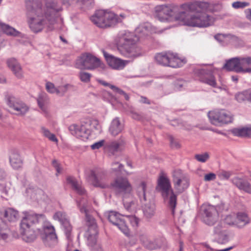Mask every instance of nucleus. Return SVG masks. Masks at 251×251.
Masks as SVG:
<instances>
[{"instance_id":"nucleus-1","label":"nucleus","mask_w":251,"mask_h":251,"mask_svg":"<svg viewBox=\"0 0 251 251\" xmlns=\"http://www.w3.org/2000/svg\"><path fill=\"white\" fill-rule=\"evenodd\" d=\"M27 22L31 30L34 33L41 32L47 22L48 30L54 29L53 25L55 23V18L58 12L62 10V7L56 1H48L44 6L42 0H26Z\"/></svg>"},{"instance_id":"nucleus-2","label":"nucleus","mask_w":251,"mask_h":251,"mask_svg":"<svg viewBox=\"0 0 251 251\" xmlns=\"http://www.w3.org/2000/svg\"><path fill=\"white\" fill-rule=\"evenodd\" d=\"M183 9L196 13L189 18L181 20L185 25L191 26L206 27L210 25L209 16L202 11L207 9L208 3L204 2H195L182 5ZM186 16V14H185Z\"/></svg>"},{"instance_id":"nucleus-3","label":"nucleus","mask_w":251,"mask_h":251,"mask_svg":"<svg viewBox=\"0 0 251 251\" xmlns=\"http://www.w3.org/2000/svg\"><path fill=\"white\" fill-rule=\"evenodd\" d=\"M139 38L130 32L120 35L117 41L118 49L122 54L128 58H135L142 55L141 48L138 45Z\"/></svg>"},{"instance_id":"nucleus-4","label":"nucleus","mask_w":251,"mask_h":251,"mask_svg":"<svg viewBox=\"0 0 251 251\" xmlns=\"http://www.w3.org/2000/svg\"><path fill=\"white\" fill-rule=\"evenodd\" d=\"M111 186L115 192L123 197V203L128 211L136 205V201L134 200L131 193L132 187L126 177L118 176L114 179Z\"/></svg>"},{"instance_id":"nucleus-5","label":"nucleus","mask_w":251,"mask_h":251,"mask_svg":"<svg viewBox=\"0 0 251 251\" xmlns=\"http://www.w3.org/2000/svg\"><path fill=\"white\" fill-rule=\"evenodd\" d=\"M156 189L161 193L165 200H169V206L171 209L172 214L174 215L176 204L177 197L172 189L169 178L163 175L160 176L157 180V185Z\"/></svg>"},{"instance_id":"nucleus-6","label":"nucleus","mask_w":251,"mask_h":251,"mask_svg":"<svg viewBox=\"0 0 251 251\" xmlns=\"http://www.w3.org/2000/svg\"><path fill=\"white\" fill-rule=\"evenodd\" d=\"M185 12L179 11L177 6L167 5H158L154 7V17L161 22L169 20L172 18L176 21L184 20Z\"/></svg>"},{"instance_id":"nucleus-7","label":"nucleus","mask_w":251,"mask_h":251,"mask_svg":"<svg viewBox=\"0 0 251 251\" xmlns=\"http://www.w3.org/2000/svg\"><path fill=\"white\" fill-rule=\"evenodd\" d=\"M90 19L94 24L100 28L111 27L119 22L114 13L103 10L96 11Z\"/></svg>"},{"instance_id":"nucleus-8","label":"nucleus","mask_w":251,"mask_h":251,"mask_svg":"<svg viewBox=\"0 0 251 251\" xmlns=\"http://www.w3.org/2000/svg\"><path fill=\"white\" fill-rule=\"evenodd\" d=\"M100 59L89 53L81 54L77 57L75 63V67L80 70H94L100 66Z\"/></svg>"},{"instance_id":"nucleus-9","label":"nucleus","mask_w":251,"mask_h":251,"mask_svg":"<svg viewBox=\"0 0 251 251\" xmlns=\"http://www.w3.org/2000/svg\"><path fill=\"white\" fill-rule=\"evenodd\" d=\"M40 236L46 246L53 247L58 244V238L54 227L49 222H44L42 230L40 231Z\"/></svg>"},{"instance_id":"nucleus-10","label":"nucleus","mask_w":251,"mask_h":251,"mask_svg":"<svg viewBox=\"0 0 251 251\" xmlns=\"http://www.w3.org/2000/svg\"><path fill=\"white\" fill-rule=\"evenodd\" d=\"M208 116L211 123L218 126L227 124L233 121V115L231 113L225 109L214 110L209 111Z\"/></svg>"},{"instance_id":"nucleus-11","label":"nucleus","mask_w":251,"mask_h":251,"mask_svg":"<svg viewBox=\"0 0 251 251\" xmlns=\"http://www.w3.org/2000/svg\"><path fill=\"white\" fill-rule=\"evenodd\" d=\"M174 188L178 193H181L189 186V178L181 170L175 169L172 172Z\"/></svg>"},{"instance_id":"nucleus-12","label":"nucleus","mask_w":251,"mask_h":251,"mask_svg":"<svg viewBox=\"0 0 251 251\" xmlns=\"http://www.w3.org/2000/svg\"><path fill=\"white\" fill-rule=\"evenodd\" d=\"M154 58L158 64L163 66H169L173 68L180 67V59L172 53H159L156 54Z\"/></svg>"},{"instance_id":"nucleus-13","label":"nucleus","mask_w":251,"mask_h":251,"mask_svg":"<svg viewBox=\"0 0 251 251\" xmlns=\"http://www.w3.org/2000/svg\"><path fill=\"white\" fill-rule=\"evenodd\" d=\"M107 218L112 224L117 226L125 234L127 235L129 234V229L123 215L114 211H110Z\"/></svg>"},{"instance_id":"nucleus-14","label":"nucleus","mask_w":251,"mask_h":251,"mask_svg":"<svg viewBox=\"0 0 251 251\" xmlns=\"http://www.w3.org/2000/svg\"><path fill=\"white\" fill-rule=\"evenodd\" d=\"M204 222L209 225L213 226L218 220L219 214L217 208L211 205H205L202 207Z\"/></svg>"},{"instance_id":"nucleus-15","label":"nucleus","mask_w":251,"mask_h":251,"mask_svg":"<svg viewBox=\"0 0 251 251\" xmlns=\"http://www.w3.org/2000/svg\"><path fill=\"white\" fill-rule=\"evenodd\" d=\"M77 205L79 207L80 212L85 214V219L87 225L89 227L88 231L89 233H92L93 234H98V226L96 220L93 217L88 214L86 209L87 205L84 200H82L77 202Z\"/></svg>"},{"instance_id":"nucleus-16","label":"nucleus","mask_w":251,"mask_h":251,"mask_svg":"<svg viewBox=\"0 0 251 251\" xmlns=\"http://www.w3.org/2000/svg\"><path fill=\"white\" fill-rule=\"evenodd\" d=\"M223 69L237 73H251V68L244 69L241 66L240 57H234L226 60Z\"/></svg>"},{"instance_id":"nucleus-17","label":"nucleus","mask_w":251,"mask_h":251,"mask_svg":"<svg viewBox=\"0 0 251 251\" xmlns=\"http://www.w3.org/2000/svg\"><path fill=\"white\" fill-rule=\"evenodd\" d=\"M7 103L18 115H24L28 110V107L22 101L12 96L7 98Z\"/></svg>"},{"instance_id":"nucleus-18","label":"nucleus","mask_w":251,"mask_h":251,"mask_svg":"<svg viewBox=\"0 0 251 251\" xmlns=\"http://www.w3.org/2000/svg\"><path fill=\"white\" fill-rule=\"evenodd\" d=\"M90 177L93 180V183L95 186L101 188L108 187L109 185L106 182L107 177L104 172L101 170H92L90 173Z\"/></svg>"},{"instance_id":"nucleus-19","label":"nucleus","mask_w":251,"mask_h":251,"mask_svg":"<svg viewBox=\"0 0 251 251\" xmlns=\"http://www.w3.org/2000/svg\"><path fill=\"white\" fill-rule=\"evenodd\" d=\"M195 73L199 77L200 81L207 84L213 87H217L215 77L211 71L204 69H196Z\"/></svg>"},{"instance_id":"nucleus-20","label":"nucleus","mask_w":251,"mask_h":251,"mask_svg":"<svg viewBox=\"0 0 251 251\" xmlns=\"http://www.w3.org/2000/svg\"><path fill=\"white\" fill-rule=\"evenodd\" d=\"M44 219V216L42 214H26L21 220L20 227H23V228L24 227L34 228L35 225L41 220Z\"/></svg>"},{"instance_id":"nucleus-21","label":"nucleus","mask_w":251,"mask_h":251,"mask_svg":"<svg viewBox=\"0 0 251 251\" xmlns=\"http://www.w3.org/2000/svg\"><path fill=\"white\" fill-rule=\"evenodd\" d=\"M103 53L107 63L113 69L121 70L126 66V61L109 54L105 51H103Z\"/></svg>"},{"instance_id":"nucleus-22","label":"nucleus","mask_w":251,"mask_h":251,"mask_svg":"<svg viewBox=\"0 0 251 251\" xmlns=\"http://www.w3.org/2000/svg\"><path fill=\"white\" fill-rule=\"evenodd\" d=\"M69 130L73 135L77 138H82V140L88 139L90 134V130L84 125H73L70 126Z\"/></svg>"},{"instance_id":"nucleus-23","label":"nucleus","mask_w":251,"mask_h":251,"mask_svg":"<svg viewBox=\"0 0 251 251\" xmlns=\"http://www.w3.org/2000/svg\"><path fill=\"white\" fill-rule=\"evenodd\" d=\"M6 63L9 69L14 75L18 79L24 77V73L22 68L18 61L14 58L8 59Z\"/></svg>"},{"instance_id":"nucleus-24","label":"nucleus","mask_w":251,"mask_h":251,"mask_svg":"<svg viewBox=\"0 0 251 251\" xmlns=\"http://www.w3.org/2000/svg\"><path fill=\"white\" fill-rule=\"evenodd\" d=\"M231 181L239 190L251 194V185L248 180L239 177H234Z\"/></svg>"},{"instance_id":"nucleus-25","label":"nucleus","mask_w":251,"mask_h":251,"mask_svg":"<svg viewBox=\"0 0 251 251\" xmlns=\"http://www.w3.org/2000/svg\"><path fill=\"white\" fill-rule=\"evenodd\" d=\"M20 232L23 240L26 242H33L37 238V233L34 228L20 227Z\"/></svg>"},{"instance_id":"nucleus-26","label":"nucleus","mask_w":251,"mask_h":251,"mask_svg":"<svg viewBox=\"0 0 251 251\" xmlns=\"http://www.w3.org/2000/svg\"><path fill=\"white\" fill-rule=\"evenodd\" d=\"M9 161L11 166L14 169H19L23 164V161L17 150L12 149L10 151Z\"/></svg>"},{"instance_id":"nucleus-27","label":"nucleus","mask_w":251,"mask_h":251,"mask_svg":"<svg viewBox=\"0 0 251 251\" xmlns=\"http://www.w3.org/2000/svg\"><path fill=\"white\" fill-rule=\"evenodd\" d=\"M124 129V126L121 123L118 118L114 119L110 125L109 131L110 134L114 136L121 133Z\"/></svg>"},{"instance_id":"nucleus-28","label":"nucleus","mask_w":251,"mask_h":251,"mask_svg":"<svg viewBox=\"0 0 251 251\" xmlns=\"http://www.w3.org/2000/svg\"><path fill=\"white\" fill-rule=\"evenodd\" d=\"M67 182L71 185L72 189L79 195H84L85 194V190L78 183L74 177L71 176L68 177L67 178Z\"/></svg>"},{"instance_id":"nucleus-29","label":"nucleus","mask_w":251,"mask_h":251,"mask_svg":"<svg viewBox=\"0 0 251 251\" xmlns=\"http://www.w3.org/2000/svg\"><path fill=\"white\" fill-rule=\"evenodd\" d=\"M0 31L4 32L7 35L15 37L19 36L20 34V32L14 28L1 22H0Z\"/></svg>"},{"instance_id":"nucleus-30","label":"nucleus","mask_w":251,"mask_h":251,"mask_svg":"<svg viewBox=\"0 0 251 251\" xmlns=\"http://www.w3.org/2000/svg\"><path fill=\"white\" fill-rule=\"evenodd\" d=\"M10 233V229L0 218V240L5 241L8 238Z\"/></svg>"},{"instance_id":"nucleus-31","label":"nucleus","mask_w":251,"mask_h":251,"mask_svg":"<svg viewBox=\"0 0 251 251\" xmlns=\"http://www.w3.org/2000/svg\"><path fill=\"white\" fill-rule=\"evenodd\" d=\"M3 216L8 221L14 222L18 218V212L13 208H9L4 211Z\"/></svg>"},{"instance_id":"nucleus-32","label":"nucleus","mask_w":251,"mask_h":251,"mask_svg":"<svg viewBox=\"0 0 251 251\" xmlns=\"http://www.w3.org/2000/svg\"><path fill=\"white\" fill-rule=\"evenodd\" d=\"M235 226L241 227L246 225L249 222V219L246 214L240 212L235 216Z\"/></svg>"},{"instance_id":"nucleus-33","label":"nucleus","mask_w":251,"mask_h":251,"mask_svg":"<svg viewBox=\"0 0 251 251\" xmlns=\"http://www.w3.org/2000/svg\"><path fill=\"white\" fill-rule=\"evenodd\" d=\"M139 239L143 245L147 249L149 250H155L154 240H150L147 235L141 234L139 236Z\"/></svg>"},{"instance_id":"nucleus-34","label":"nucleus","mask_w":251,"mask_h":251,"mask_svg":"<svg viewBox=\"0 0 251 251\" xmlns=\"http://www.w3.org/2000/svg\"><path fill=\"white\" fill-rule=\"evenodd\" d=\"M125 144V141L123 139L120 138L117 141L109 143L108 148L111 151L116 152L122 150Z\"/></svg>"},{"instance_id":"nucleus-35","label":"nucleus","mask_w":251,"mask_h":251,"mask_svg":"<svg viewBox=\"0 0 251 251\" xmlns=\"http://www.w3.org/2000/svg\"><path fill=\"white\" fill-rule=\"evenodd\" d=\"M146 191V183L144 181L142 182L137 188V196L142 202L147 201Z\"/></svg>"},{"instance_id":"nucleus-36","label":"nucleus","mask_w":251,"mask_h":251,"mask_svg":"<svg viewBox=\"0 0 251 251\" xmlns=\"http://www.w3.org/2000/svg\"><path fill=\"white\" fill-rule=\"evenodd\" d=\"M231 132L234 136L248 138V127L234 128L231 129Z\"/></svg>"},{"instance_id":"nucleus-37","label":"nucleus","mask_w":251,"mask_h":251,"mask_svg":"<svg viewBox=\"0 0 251 251\" xmlns=\"http://www.w3.org/2000/svg\"><path fill=\"white\" fill-rule=\"evenodd\" d=\"M155 205L153 203H148L146 204L143 207V212L144 215L147 218H151L155 213Z\"/></svg>"},{"instance_id":"nucleus-38","label":"nucleus","mask_w":251,"mask_h":251,"mask_svg":"<svg viewBox=\"0 0 251 251\" xmlns=\"http://www.w3.org/2000/svg\"><path fill=\"white\" fill-rule=\"evenodd\" d=\"M216 241L219 244H225L229 241V233L227 231L217 234Z\"/></svg>"},{"instance_id":"nucleus-39","label":"nucleus","mask_w":251,"mask_h":251,"mask_svg":"<svg viewBox=\"0 0 251 251\" xmlns=\"http://www.w3.org/2000/svg\"><path fill=\"white\" fill-rule=\"evenodd\" d=\"M227 39L231 44L236 47L243 46L245 44L242 39L234 35L228 34Z\"/></svg>"},{"instance_id":"nucleus-40","label":"nucleus","mask_w":251,"mask_h":251,"mask_svg":"<svg viewBox=\"0 0 251 251\" xmlns=\"http://www.w3.org/2000/svg\"><path fill=\"white\" fill-rule=\"evenodd\" d=\"M250 96V89L239 92L236 94L235 99L239 102H242L245 100L249 101Z\"/></svg>"},{"instance_id":"nucleus-41","label":"nucleus","mask_w":251,"mask_h":251,"mask_svg":"<svg viewBox=\"0 0 251 251\" xmlns=\"http://www.w3.org/2000/svg\"><path fill=\"white\" fill-rule=\"evenodd\" d=\"M61 224L64 228V230L67 237L68 238L70 235L72 230V226L70 223L69 220L67 219L66 221Z\"/></svg>"},{"instance_id":"nucleus-42","label":"nucleus","mask_w":251,"mask_h":251,"mask_svg":"<svg viewBox=\"0 0 251 251\" xmlns=\"http://www.w3.org/2000/svg\"><path fill=\"white\" fill-rule=\"evenodd\" d=\"M53 219L55 220H58L60 223H62L64 221H66L68 218L65 213L61 211H58L54 214Z\"/></svg>"},{"instance_id":"nucleus-43","label":"nucleus","mask_w":251,"mask_h":251,"mask_svg":"<svg viewBox=\"0 0 251 251\" xmlns=\"http://www.w3.org/2000/svg\"><path fill=\"white\" fill-rule=\"evenodd\" d=\"M155 249L164 247L166 245V240L165 238L160 237L154 240Z\"/></svg>"},{"instance_id":"nucleus-44","label":"nucleus","mask_w":251,"mask_h":251,"mask_svg":"<svg viewBox=\"0 0 251 251\" xmlns=\"http://www.w3.org/2000/svg\"><path fill=\"white\" fill-rule=\"evenodd\" d=\"M42 130L43 133L44 134V135L45 137H46L50 140L52 142H57L58 140L54 134L50 133V131L48 129H46L44 127H43L42 128Z\"/></svg>"},{"instance_id":"nucleus-45","label":"nucleus","mask_w":251,"mask_h":251,"mask_svg":"<svg viewBox=\"0 0 251 251\" xmlns=\"http://www.w3.org/2000/svg\"><path fill=\"white\" fill-rule=\"evenodd\" d=\"M240 65L244 69H248V66H251V57H240Z\"/></svg>"},{"instance_id":"nucleus-46","label":"nucleus","mask_w":251,"mask_h":251,"mask_svg":"<svg viewBox=\"0 0 251 251\" xmlns=\"http://www.w3.org/2000/svg\"><path fill=\"white\" fill-rule=\"evenodd\" d=\"M224 224L228 225H235L236 223L235 215H229L226 216L223 220Z\"/></svg>"},{"instance_id":"nucleus-47","label":"nucleus","mask_w":251,"mask_h":251,"mask_svg":"<svg viewBox=\"0 0 251 251\" xmlns=\"http://www.w3.org/2000/svg\"><path fill=\"white\" fill-rule=\"evenodd\" d=\"M0 191L1 192V198L6 200H8L9 197L8 190L5 183H0Z\"/></svg>"},{"instance_id":"nucleus-48","label":"nucleus","mask_w":251,"mask_h":251,"mask_svg":"<svg viewBox=\"0 0 251 251\" xmlns=\"http://www.w3.org/2000/svg\"><path fill=\"white\" fill-rule=\"evenodd\" d=\"M91 75L90 73L81 71L79 74V77L81 81L87 83L90 81Z\"/></svg>"},{"instance_id":"nucleus-49","label":"nucleus","mask_w":251,"mask_h":251,"mask_svg":"<svg viewBox=\"0 0 251 251\" xmlns=\"http://www.w3.org/2000/svg\"><path fill=\"white\" fill-rule=\"evenodd\" d=\"M169 140L170 141V146L173 149H178L181 147V145L179 142L175 139L173 136L169 135L168 136Z\"/></svg>"},{"instance_id":"nucleus-50","label":"nucleus","mask_w":251,"mask_h":251,"mask_svg":"<svg viewBox=\"0 0 251 251\" xmlns=\"http://www.w3.org/2000/svg\"><path fill=\"white\" fill-rule=\"evenodd\" d=\"M195 158L198 161L201 162H205L209 158V154L205 152L203 154H197L195 156Z\"/></svg>"},{"instance_id":"nucleus-51","label":"nucleus","mask_w":251,"mask_h":251,"mask_svg":"<svg viewBox=\"0 0 251 251\" xmlns=\"http://www.w3.org/2000/svg\"><path fill=\"white\" fill-rule=\"evenodd\" d=\"M98 234H93L90 233L88 238V245L91 247H93L97 243V236Z\"/></svg>"},{"instance_id":"nucleus-52","label":"nucleus","mask_w":251,"mask_h":251,"mask_svg":"<svg viewBox=\"0 0 251 251\" xmlns=\"http://www.w3.org/2000/svg\"><path fill=\"white\" fill-rule=\"evenodd\" d=\"M227 231L224 226L223 225L222 222H220L214 228V233L215 234H217L223 232H225Z\"/></svg>"},{"instance_id":"nucleus-53","label":"nucleus","mask_w":251,"mask_h":251,"mask_svg":"<svg viewBox=\"0 0 251 251\" xmlns=\"http://www.w3.org/2000/svg\"><path fill=\"white\" fill-rule=\"evenodd\" d=\"M89 124L92 126L96 130H98L100 132L101 131L99 121L96 119H92L89 120Z\"/></svg>"},{"instance_id":"nucleus-54","label":"nucleus","mask_w":251,"mask_h":251,"mask_svg":"<svg viewBox=\"0 0 251 251\" xmlns=\"http://www.w3.org/2000/svg\"><path fill=\"white\" fill-rule=\"evenodd\" d=\"M249 3L247 2L235 1L232 3V6L234 8H243L248 6Z\"/></svg>"},{"instance_id":"nucleus-55","label":"nucleus","mask_w":251,"mask_h":251,"mask_svg":"<svg viewBox=\"0 0 251 251\" xmlns=\"http://www.w3.org/2000/svg\"><path fill=\"white\" fill-rule=\"evenodd\" d=\"M124 166L118 162H115L112 164V170L114 172H121Z\"/></svg>"},{"instance_id":"nucleus-56","label":"nucleus","mask_w":251,"mask_h":251,"mask_svg":"<svg viewBox=\"0 0 251 251\" xmlns=\"http://www.w3.org/2000/svg\"><path fill=\"white\" fill-rule=\"evenodd\" d=\"M231 175V172L222 170L219 173L218 176L221 179H228Z\"/></svg>"},{"instance_id":"nucleus-57","label":"nucleus","mask_w":251,"mask_h":251,"mask_svg":"<svg viewBox=\"0 0 251 251\" xmlns=\"http://www.w3.org/2000/svg\"><path fill=\"white\" fill-rule=\"evenodd\" d=\"M47 90L50 93H56L57 88H55L52 83L48 82L46 84Z\"/></svg>"},{"instance_id":"nucleus-58","label":"nucleus","mask_w":251,"mask_h":251,"mask_svg":"<svg viewBox=\"0 0 251 251\" xmlns=\"http://www.w3.org/2000/svg\"><path fill=\"white\" fill-rule=\"evenodd\" d=\"M78 2H81L84 8H89L94 4V0H79Z\"/></svg>"},{"instance_id":"nucleus-59","label":"nucleus","mask_w":251,"mask_h":251,"mask_svg":"<svg viewBox=\"0 0 251 251\" xmlns=\"http://www.w3.org/2000/svg\"><path fill=\"white\" fill-rule=\"evenodd\" d=\"M227 38L228 34L218 33L214 36V38L221 43L224 41L225 39H227Z\"/></svg>"},{"instance_id":"nucleus-60","label":"nucleus","mask_w":251,"mask_h":251,"mask_svg":"<svg viewBox=\"0 0 251 251\" xmlns=\"http://www.w3.org/2000/svg\"><path fill=\"white\" fill-rule=\"evenodd\" d=\"M126 218L128 219V220L130 223L131 225L133 227H137L138 226V224H139V219L135 216H130V217H127Z\"/></svg>"},{"instance_id":"nucleus-61","label":"nucleus","mask_w":251,"mask_h":251,"mask_svg":"<svg viewBox=\"0 0 251 251\" xmlns=\"http://www.w3.org/2000/svg\"><path fill=\"white\" fill-rule=\"evenodd\" d=\"M68 84L64 86H61L57 88L56 94L59 95H63L68 90Z\"/></svg>"},{"instance_id":"nucleus-62","label":"nucleus","mask_w":251,"mask_h":251,"mask_svg":"<svg viewBox=\"0 0 251 251\" xmlns=\"http://www.w3.org/2000/svg\"><path fill=\"white\" fill-rule=\"evenodd\" d=\"M38 104L40 108L44 111H46V108L45 107V100L42 96L39 97L37 99Z\"/></svg>"},{"instance_id":"nucleus-63","label":"nucleus","mask_w":251,"mask_h":251,"mask_svg":"<svg viewBox=\"0 0 251 251\" xmlns=\"http://www.w3.org/2000/svg\"><path fill=\"white\" fill-rule=\"evenodd\" d=\"M216 176L214 173H210L205 174L204 176V180L205 181H210L216 179Z\"/></svg>"},{"instance_id":"nucleus-64","label":"nucleus","mask_w":251,"mask_h":251,"mask_svg":"<svg viewBox=\"0 0 251 251\" xmlns=\"http://www.w3.org/2000/svg\"><path fill=\"white\" fill-rule=\"evenodd\" d=\"M104 143V141L103 140H100L92 144L91 148L92 150L99 149L103 146Z\"/></svg>"}]
</instances>
